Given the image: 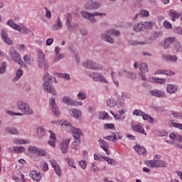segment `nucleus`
I'll return each mask as SVG.
<instances>
[{"instance_id": "nucleus-47", "label": "nucleus", "mask_w": 182, "mask_h": 182, "mask_svg": "<svg viewBox=\"0 0 182 182\" xmlns=\"http://www.w3.org/2000/svg\"><path fill=\"white\" fill-rule=\"evenodd\" d=\"M54 171L55 173V174H57V176H58L59 177H60V176H62V171H60V166H57L56 167H54Z\"/></svg>"}, {"instance_id": "nucleus-37", "label": "nucleus", "mask_w": 182, "mask_h": 182, "mask_svg": "<svg viewBox=\"0 0 182 182\" xmlns=\"http://www.w3.org/2000/svg\"><path fill=\"white\" fill-rule=\"evenodd\" d=\"M28 150L30 153H33L36 154V156H37L38 151H39V148L36 146H31L30 147H28Z\"/></svg>"}, {"instance_id": "nucleus-20", "label": "nucleus", "mask_w": 182, "mask_h": 182, "mask_svg": "<svg viewBox=\"0 0 182 182\" xmlns=\"http://www.w3.org/2000/svg\"><path fill=\"white\" fill-rule=\"evenodd\" d=\"M70 113L75 119H79L82 116V112L77 109H70Z\"/></svg>"}, {"instance_id": "nucleus-3", "label": "nucleus", "mask_w": 182, "mask_h": 182, "mask_svg": "<svg viewBox=\"0 0 182 182\" xmlns=\"http://www.w3.org/2000/svg\"><path fill=\"white\" fill-rule=\"evenodd\" d=\"M9 55H11L13 60H14V62L16 63H18V65H20L21 68H23V66H25V68H26V65L23 63L22 58H21V55L18 54L15 50V48H10Z\"/></svg>"}, {"instance_id": "nucleus-17", "label": "nucleus", "mask_w": 182, "mask_h": 182, "mask_svg": "<svg viewBox=\"0 0 182 182\" xmlns=\"http://www.w3.org/2000/svg\"><path fill=\"white\" fill-rule=\"evenodd\" d=\"M29 176L32 180L34 181H40L41 176V173H38L36 171H33L29 173Z\"/></svg>"}, {"instance_id": "nucleus-36", "label": "nucleus", "mask_w": 182, "mask_h": 182, "mask_svg": "<svg viewBox=\"0 0 182 182\" xmlns=\"http://www.w3.org/2000/svg\"><path fill=\"white\" fill-rule=\"evenodd\" d=\"M113 135H109L108 136H104L103 139L105 140H109L111 141H114V140H117V135L116 134L112 133Z\"/></svg>"}, {"instance_id": "nucleus-28", "label": "nucleus", "mask_w": 182, "mask_h": 182, "mask_svg": "<svg viewBox=\"0 0 182 182\" xmlns=\"http://www.w3.org/2000/svg\"><path fill=\"white\" fill-rule=\"evenodd\" d=\"M149 93L152 96H156V97H163V96H164V92L161 90H157V91L151 90L149 92Z\"/></svg>"}, {"instance_id": "nucleus-48", "label": "nucleus", "mask_w": 182, "mask_h": 182, "mask_svg": "<svg viewBox=\"0 0 182 182\" xmlns=\"http://www.w3.org/2000/svg\"><path fill=\"white\" fill-rule=\"evenodd\" d=\"M23 60L26 65H31V55H24Z\"/></svg>"}, {"instance_id": "nucleus-54", "label": "nucleus", "mask_w": 182, "mask_h": 182, "mask_svg": "<svg viewBox=\"0 0 182 182\" xmlns=\"http://www.w3.org/2000/svg\"><path fill=\"white\" fill-rule=\"evenodd\" d=\"M139 16H146V17L149 16V11H147V10H141L139 11Z\"/></svg>"}, {"instance_id": "nucleus-23", "label": "nucleus", "mask_w": 182, "mask_h": 182, "mask_svg": "<svg viewBox=\"0 0 182 182\" xmlns=\"http://www.w3.org/2000/svg\"><path fill=\"white\" fill-rule=\"evenodd\" d=\"M135 151H137L139 154H144L146 153V148L141 146L140 144H136V145L134 147Z\"/></svg>"}, {"instance_id": "nucleus-9", "label": "nucleus", "mask_w": 182, "mask_h": 182, "mask_svg": "<svg viewBox=\"0 0 182 182\" xmlns=\"http://www.w3.org/2000/svg\"><path fill=\"white\" fill-rule=\"evenodd\" d=\"M62 102L64 105H67L68 106H82V105H83L82 102H76L68 96L63 97Z\"/></svg>"}, {"instance_id": "nucleus-10", "label": "nucleus", "mask_w": 182, "mask_h": 182, "mask_svg": "<svg viewBox=\"0 0 182 182\" xmlns=\"http://www.w3.org/2000/svg\"><path fill=\"white\" fill-rule=\"evenodd\" d=\"M50 105L51 106V110L55 117H59L60 116V111H59V108L56 105V100L55 98H51L50 100Z\"/></svg>"}, {"instance_id": "nucleus-33", "label": "nucleus", "mask_w": 182, "mask_h": 182, "mask_svg": "<svg viewBox=\"0 0 182 182\" xmlns=\"http://www.w3.org/2000/svg\"><path fill=\"white\" fill-rule=\"evenodd\" d=\"M6 131L7 133H9V134H19V132L16 128L7 127L6 128Z\"/></svg>"}, {"instance_id": "nucleus-50", "label": "nucleus", "mask_w": 182, "mask_h": 182, "mask_svg": "<svg viewBox=\"0 0 182 182\" xmlns=\"http://www.w3.org/2000/svg\"><path fill=\"white\" fill-rule=\"evenodd\" d=\"M164 26L166 28V29H173V25L170 23L168 21H165L164 22Z\"/></svg>"}, {"instance_id": "nucleus-46", "label": "nucleus", "mask_w": 182, "mask_h": 182, "mask_svg": "<svg viewBox=\"0 0 182 182\" xmlns=\"http://www.w3.org/2000/svg\"><path fill=\"white\" fill-rule=\"evenodd\" d=\"M58 77H63V79H65V80H70V75L68 73H65V74L59 73Z\"/></svg>"}, {"instance_id": "nucleus-21", "label": "nucleus", "mask_w": 182, "mask_h": 182, "mask_svg": "<svg viewBox=\"0 0 182 182\" xmlns=\"http://www.w3.org/2000/svg\"><path fill=\"white\" fill-rule=\"evenodd\" d=\"M149 82L151 83H159V85H164L166 83V80L164 78L159 77H151Z\"/></svg>"}, {"instance_id": "nucleus-24", "label": "nucleus", "mask_w": 182, "mask_h": 182, "mask_svg": "<svg viewBox=\"0 0 182 182\" xmlns=\"http://www.w3.org/2000/svg\"><path fill=\"white\" fill-rule=\"evenodd\" d=\"M166 92L171 94L176 93V92H177V85L173 84L168 85V86L166 87Z\"/></svg>"}, {"instance_id": "nucleus-39", "label": "nucleus", "mask_w": 182, "mask_h": 182, "mask_svg": "<svg viewBox=\"0 0 182 182\" xmlns=\"http://www.w3.org/2000/svg\"><path fill=\"white\" fill-rule=\"evenodd\" d=\"M99 119L100 120H105V119H109V114H107V112H100Z\"/></svg>"}, {"instance_id": "nucleus-34", "label": "nucleus", "mask_w": 182, "mask_h": 182, "mask_svg": "<svg viewBox=\"0 0 182 182\" xmlns=\"http://www.w3.org/2000/svg\"><path fill=\"white\" fill-rule=\"evenodd\" d=\"M143 24V28L144 29H153V22L151 21H146V22H144L142 23Z\"/></svg>"}, {"instance_id": "nucleus-29", "label": "nucleus", "mask_w": 182, "mask_h": 182, "mask_svg": "<svg viewBox=\"0 0 182 182\" xmlns=\"http://www.w3.org/2000/svg\"><path fill=\"white\" fill-rule=\"evenodd\" d=\"M37 134L40 139L45 137V136H46L45 129H43V127H38L37 128Z\"/></svg>"}, {"instance_id": "nucleus-13", "label": "nucleus", "mask_w": 182, "mask_h": 182, "mask_svg": "<svg viewBox=\"0 0 182 182\" xmlns=\"http://www.w3.org/2000/svg\"><path fill=\"white\" fill-rule=\"evenodd\" d=\"M69 143H70V139H65L60 143V147L63 154H66L69 151Z\"/></svg>"}, {"instance_id": "nucleus-30", "label": "nucleus", "mask_w": 182, "mask_h": 182, "mask_svg": "<svg viewBox=\"0 0 182 182\" xmlns=\"http://www.w3.org/2000/svg\"><path fill=\"white\" fill-rule=\"evenodd\" d=\"M102 158L103 159V160H105V161H107L108 164H111L112 166H116V164H117V161H116V160L114 159H112L106 156H102Z\"/></svg>"}, {"instance_id": "nucleus-16", "label": "nucleus", "mask_w": 182, "mask_h": 182, "mask_svg": "<svg viewBox=\"0 0 182 182\" xmlns=\"http://www.w3.org/2000/svg\"><path fill=\"white\" fill-rule=\"evenodd\" d=\"M176 41V37H168L164 41L163 48L165 49H168L170 48V45L173 43V42Z\"/></svg>"}, {"instance_id": "nucleus-51", "label": "nucleus", "mask_w": 182, "mask_h": 182, "mask_svg": "<svg viewBox=\"0 0 182 182\" xmlns=\"http://www.w3.org/2000/svg\"><path fill=\"white\" fill-rule=\"evenodd\" d=\"M73 19L72 14L70 13H68L66 14V23H70Z\"/></svg>"}, {"instance_id": "nucleus-45", "label": "nucleus", "mask_w": 182, "mask_h": 182, "mask_svg": "<svg viewBox=\"0 0 182 182\" xmlns=\"http://www.w3.org/2000/svg\"><path fill=\"white\" fill-rule=\"evenodd\" d=\"M14 151L15 153H22L25 150V148L23 146H14L13 147Z\"/></svg>"}, {"instance_id": "nucleus-41", "label": "nucleus", "mask_w": 182, "mask_h": 182, "mask_svg": "<svg viewBox=\"0 0 182 182\" xmlns=\"http://www.w3.org/2000/svg\"><path fill=\"white\" fill-rule=\"evenodd\" d=\"M47 152L46 150L42 149V148H38V151L37 153V156H41L42 157H45L46 156Z\"/></svg>"}, {"instance_id": "nucleus-38", "label": "nucleus", "mask_w": 182, "mask_h": 182, "mask_svg": "<svg viewBox=\"0 0 182 182\" xmlns=\"http://www.w3.org/2000/svg\"><path fill=\"white\" fill-rule=\"evenodd\" d=\"M66 160L70 167H73V168H76V164L75 163L73 159L67 158Z\"/></svg>"}, {"instance_id": "nucleus-43", "label": "nucleus", "mask_w": 182, "mask_h": 182, "mask_svg": "<svg viewBox=\"0 0 182 182\" xmlns=\"http://www.w3.org/2000/svg\"><path fill=\"white\" fill-rule=\"evenodd\" d=\"M174 48H175L176 52H178L179 53H181V52H182V47H181V44H180V43L176 42L174 44Z\"/></svg>"}, {"instance_id": "nucleus-53", "label": "nucleus", "mask_w": 182, "mask_h": 182, "mask_svg": "<svg viewBox=\"0 0 182 182\" xmlns=\"http://www.w3.org/2000/svg\"><path fill=\"white\" fill-rule=\"evenodd\" d=\"M173 32H174V33H178V35H182V28L181 27H174Z\"/></svg>"}, {"instance_id": "nucleus-55", "label": "nucleus", "mask_w": 182, "mask_h": 182, "mask_svg": "<svg viewBox=\"0 0 182 182\" xmlns=\"http://www.w3.org/2000/svg\"><path fill=\"white\" fill-rule=\"evenodd\" d=\"M164 75H166V76H173V75H174V72L171 70H164Z\"/></svg>"}, {"instance_id": "nucleus-25", "label": "nucleus", "mask_w": 182, "mask_h": 182, "mask_svg": "<svg viewBox=\"0 0 182 182\" xmlns=\"http://www.w3.org/2000/svg\"><path fill=\"white\" fill-rule=\"evenodd\" d=\"M163 59L166 60V62H177V56L176 55H164Z\"/></svg>"}, {"instance_id": "nucleus-57", "label": "nucleus", "mask_w": 182, "mask_h": 182, "mask_svg": "<svg viewBox=\"0 0 182 182\" xmlns=\"http://www.w3.org/2000/svg\"><path fill=\"white\" fill-rule=\"evenodd\" d=\"M41 169L43 171H48L49 170V166H48V163L44 162L41 166Z\"/></svg>"}, {"instance_id": "nucleus-11", "label": "nucleus", "mask_w": 182, "mask_h": 182, "mask_svg": "<svg viewBox=\"0 0 182 182\" xmlns=\"http://www.w3.org/2000/svg\"><path fill=\"white\" fill-rule=\"evenodd\" d=\"M82 65L84 68H86L87 69H90L91 70H97L99 68V66H97V64L96 63H93L92 60H85L82 63Z\"/></svg>"}, {"instance_id": "nucleus-4", "label": "nucleus", "mask_w": 182, "mask_h": 182, "mask_svg": "<svg viewBox=\"0 0 182 182\" xmlns=\"http://www.w3.org/2000/svg\"><path fill=\"white\" fill-rule=\"evenodd\" d=\"M38 68H44V70H47V69H49V64L48 63V61H46V59L45 58V54L43 51H38Z\"/></svg>"}, {"instance_id": "nucleus-5", "label": "nucleus", "mask_w": 182, "mask_h": 182, "mask_svg": "<svg viewBox=\"0 0 182 182\" xmlns=\"http://www.w3.org/2000/svg\"><path fill=\"white\" fill-rule=\"evenodd\" d=\"M17 107L19 110H21V112L24 113V114H27L28 116L33 113V110L29 108V105L22 101H19L18 102H17Z\"/></svg>"}, {"instance_id": "nucleus-44", "label": "nucleus", "mask_w": 182, "mask_h": 182, "mask_svg": "<svg viewBox=\"0 0 182 182\" xmlns=\"http://www.w3.org/2000/svg\"><path fill=\"white\" fill-rule=\"evenodd\" d=\"M107 105L108 107H114L116 106V102H114V100H108L107 101Z\"/></svg>"}, {"instance_id": "nucleus-8", "label": "nucleus", "mask_w": 182, "mask_h": 182, "mask_svg": "<svg viewBox=\"0 0 182 182\" xmlns=\"http://www.w3.org/2000/svg\"><path fill=\"white\" fill-rule=\"evenodd\" d=\"M89 77L94 80V82H101V83H107V80L105 78L102 74L99 73H92L89 75Z\"/></svg>"}, {"instance_id": "nucleus-2", "label": "nucleus", "mask_w": 182, "mask_h": 182, "mask_svg": "<svg viewBox=\"0 0 182 182\" xmlns=\"http://www.w3.org/2000/svg\"><path fill=\"white\" fill-rule=\"evenodd\" d=\"M81 15L82 18H85V19H88L89 21H90V22H92V23H96V22H97V20L95 18V16H105L106 14L99 12L89 13L87 11H82L81 13Z\"/></svg>"}, {"instance_id": "nucleus-1", "label": "nucleus", "mask_w": 182, "mask_h": 182, "mask_svg": "<svg viewBox=\"0 0 182 182\" xmlns=\"http://www.w3.org/2000/svg\"><path fill=\"white\" fill-rule=\"evenodd\" d=\"M43 89L46 93H50L53 96H56L58 93L56 92V90H55V87L52 85V80H53V76L50 75L49 73H47L43 75Z\"/></svg>"}, {"instance_id": "nucleus-19", "label": "nucleus", "mask_w": 182, "mask_h": 182, "mask_svg": "<svg viewBox=\"0 0 182 182\" xmlns=\"http://www.w3.org/2000/svg\"><path fill=\"white\" fill-rule=\"evenodd\" d=\"M16 31H18L21 33H23L24 35H29V33H31L30 29L25 26H18Z\"/></svg>"}, {"instance_id": "nucleus-62", "label": "nucleus", "mask_w": 182, "mask_h": 182, "mask_svg": "<svg viewBox=\"0 0 182 182\" xmlns=\"http://www.w3.org/2000/svg\"><path fill=\"white\" fill-rule=\"evenodd\" d=\"M173 127H176V129H179L180 130H182V124L174 122L173 124Z\"/></svg>"}, {"instance_id": "nucleus-22", "label": "nucleus", "mask_w": 182, "mask_h": 182, "mask_svg": "<svg viewBox=\"0 0 182 182\" xmlns=\"http://www.w3.org/2000/svg\"><path fill=\"white\" fill-rule=\"evenodd\" d=\"M154 168H159V167H166V162L163 160H154Z\"/></svg>"}, {"instance_id": "nucleus-32", "label": "nucleus", "mask_w": 182, "mask_h": 182, "mask_svg": "<svg viewBox=\"0 0 182 182\" xmlns=\"http://www.w3.org/2000/svg\"><path fill=\"white\" fill-rule=\"evenodd\" d=\"M143 29V23H138L137 24H135L134 26H133V30L135 31V32H140Z\"/></svg>"}, {"instance_id": "nucleus-12", "label": "nucleus", "mask_w": 182, "mask_h": 182, "mask_svg": "<svg viewBox=\"0 0 182 182\" xmlns=\"http://www.w3.org/2000/svg\"><path fill=\"white\" fill-rule=\"evenodd\" d=\"M1 36L4 43H6L7 45H14V41L11 40L9 36H8V31H6V28L1 30Z\"/></svg>"}, {"instance_id": "nucleus-40", "label": "nucleus", "mask_w": 182, "mask_h": 182, "mask_svg": "<svg viewBox=\"0 0 182 182\" xmlns=\"http://www.w3.org/2000/svg\"><path fill=\"white\" fill-rule=\"evenodd\" d=\"M23 75V70H18L16 74L15 77L13 79V80H18V79Z\"/></svg>"}, {"instance_id": "nucleus-6", "label": "nucleus", "mask_w": 182, "mask_h": 182, "mask_svg": "<svg viewBox=\"0 0 182 182\" xmlns=\"http://www.w3.org/2000/svg\"><path fill=\"white\" fill-rule=\"evenodd\" d=\"M80 136H82V131L80 129H76L74 131L73 137L74 142L72 144V149L76 150L79 147V144H80Z\"/></svg>"}, {"instance_id": "nucleus-18", "label": "nucleus", "mask_w": 182, "mask_h": 182, "mask_svg": "<svg viewBox=\"0 0 182 182\" xmlns=\"http://www.w3.org/2000/svg\"><path fill=\"white\" fill-rule=\"evenodd\" d=\"M169 16H171L172 22H176V19L180 18V13L175 10H170Z\"/></svg>"}, {"instance_id": "nucleus-60", "label": "nucleus", "mask_w": 182, "mask_h": 182, "mask_svg": "<svg viewBox=\"0 0 182 182\" xmlns=\"http://www.w3.org/2000/svg\"><path fill=\"white\" fill-rule=\"evenodd\" d=\"M105 127H107V129H110L111 130H116L114 124H105Z\"/></svg>"}, {"instance_id": "nucleus-58", "label": "nucleus", "mask_w": 182, "mask_h": 182, "mask_svg": "<svg viewBox=\"0 0 182 182\" xmlns=\"http://www.w3.org/2000/svg\"><path fill=\"white\" fill-rule=\"evenodd\" d=\"M44 9L46 11V16L48 19H50L52 18V14L50 11L48 10V8L44 7Z\"/></svg>"}, {"instance_id": "nucleus-31", "label": "nucleus", "mask_w": 182, "mask_h": 182, "mask_svg": "<svg viewBox=\"0 0 182 182\" xmlns=\"http://www.w3.org/2000/svg\"><path fill=\"white\" fill-rule=\"evenodd\" d=\"M139 68L140 70H141L142 73H146L149 72V66H147L146 63L139 64Z\"/></svg>"}, {"instance_id": "nucleus-15", "label": "nucleus", "mask_w": 182, "mask_h": 182, "mask_svg": "<svg viewBox=\"0 0 182 182\" xmlns=\"http://www.w3.org/2000/svg\"><path fill=\"white\" fill-rule=\"evenodd\" d=\"M131 128L134 132H136V133H140L141 134H144V136H147L146 132H144V128H143L141 125L132 124Z\"/></svg>"}, {"instance_id": "nucleus-64", "label": "nucleus", "mask_w": 182, "mask_h": 182, "mask_svg": "<svg viewBox=\"0 0 182 182\" xmlns=\"http://www.w3.org/2000/svg\"><path fill=\"white\" fill-rule=\"evenodd\" d=\"M53 38H48L46 41V46H50V45H52V43H53Z\"/></svg>"}, {"instance_id": "nucleus-42", "label": "nucleus", "mask_w": 182, "mask_h": 182, "mask_svg": "<svg viewBox=\"0 0 182 182\" xmlns=\"http://www.w3.org/2000/svg\"><path fill=\"white\" fill-rule=\"evenodd\" d=\"M6 71V62H3L1 66H0V75L5 73Z\"/></svg>"}, {"instance_id": "nucleus-63", "label": "nucleus", "mask_w": 182, "mask_h": 182, "mask_svg": "<svg viewBox=\"0 0 182 182\" xmlns=\"http://www.w3.org/2000/svg\"><path fill=\"white\" fill-rule=\"evenodd\" d=\"M146 166H148V167H152L153 168H154V160L152 161H148L146 163Z\"/></svg>"}, {"instance_id": "nucleus-52", "label": "nucleus", "mask_w": 182, "mask_h": 182, "mask_svg": "<svg viewBox=\"0 0 182 182\" xmlns=\"http://www.w3.org/2000/svg\"><path fill=\"white\" fill-rule=\"evenodd\" d=\"M172 115L173 117H175V119H179L181 120L182 119L181 112H172Z\"/></svg>"}, {"instance_id": "nucleus-7", "label": "nucleus", "mask_w": 182, "mask_h": 182, "mask_svg": "<svg viewBox=\"0 0 182 182\" xmlns=\"http://www.w3.org/2000/svg\"><path fill=\"white\" fill-rule=\"evenodd\" d=\"M102 6V4L97 1H88L85 4V9L89 11V12H93L99 9Z\"/></svg>"}, {"instance_id": "nucleus-49", "label": "nucleus", "mask_w": 182, "mask_h": 182, "mask_svg": "<svg viewBox=\"0 0 182 182\" xmlns=\"http://www.w3.org/2000/svg\"><path fill=\"white\" fill-rule=\"evenodd\" d=\"M144 112L140 110V109H135L133 111L134 116H143V114Z\"/></svg>"}, {"instance_id": "nucleus-59", "label": "nucleus", "mask_w": 182, "mask_h": 182, "mask_svg": "<svg viewBox=\"0 0 182 182\" xmlns=\"http://www.w3.org/2000/svg\"><path fill=\"white\" fill-rule=\"evenodd\" d=\"M91 171H94V172H96V171H99V167L96 166L95 165V162H93L91 165V168H90Z\"/></svg>"}, {"instance_id": "nucleus-56", "label": "nucleus", "mask_w": 182, "mask_h": 182, "mask_svg": "<svg viewBox=\"0 0 182 182\" xmlns=\"http://www.w3.org/2000/svg\"><path fill=\"white\" fill-rule=\"evenodd\" d=\"M79 164L80 167L83 168V170H85V168H86V167L87 166V163L86 162V161H80Z\"/></svg>"}, {"instance_id": "nucleus-27", "label": "nucleus", "mask_w": 182, "mask_h": 182, "mask_svg": "<svg viewBox=\"0 0 182 182\" xmlns=\"http://www.w3.org/2000/svg\"><path fill=\"white\" fill-rule=\"evenodd\" d=\"M60 48L59 47H55V58L54 59V62H58V60H60L62 58H63V55L60 54L59 52Z\"/></svg>"}, {"instance_id": "nucleus-26", "label": "nucleus", "mask_w": 182, "mask_h": 182, "mask_svg": "<svg viewBox=\"0 0 182 182\" xmlns=\"http://www.w3.org/2000/svg\"><path fill=\"white\" fill-rule=\"evenodd\" d=\"M101 38L102 41L108 42V43H114V39H113L110 36L107 34H102Z\"/></svg>"}, {"instance_id": "nucleus-35", "label": "nucleus", "mask_w": 182, "mask_h": 182, "mask_svg": "<svg viewBox=\"0 0 182 182\" xmlns=\"http://www.w3.org/2000/svg\"><path fill=\"white\" fill-rule=\"evenodd\" d=\"M7 25L9 26H10L11 28H13V29H14L15 31H17L18 28V25L15 23V22H14L13 20H9L7 21Z\"/></svg>"}, {"instance_id": "nucleus-14", "label": "nucleus", "mask_w": 182, "mask_h": 182, "mask_svg": "<svg viewBox=\"0 0 182 182\" xmlns=\"http://www.w3.org/2000/svg\"><path fill=\"white\" fill-rule=\"evenodd\" d=\"M98 143L100 144V146L105 153L107 154V156L110 155V151H109V144L106 142L104 139H99Z\"/></svg>"}, {"instance_id": "nucleus-61", "label": "nucleus", "mask_w": 182, "mask_h": 182, "mask_svg": "<svg viewBox=\"0 0 182 182\" xmlns=\"http://www.w3.org/2000/svg\"><path fill=\"white\" fill-rule=\"evenodd\" d=\"M48 133L50 134V139L51 140H54V141H56V134L55 133H53V132H52V131H48Z\"/></svg>"}]
</instances>
